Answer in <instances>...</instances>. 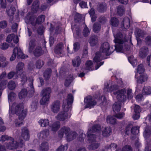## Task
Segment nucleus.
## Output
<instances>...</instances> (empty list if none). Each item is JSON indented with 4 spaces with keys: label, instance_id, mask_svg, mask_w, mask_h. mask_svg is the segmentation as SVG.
I'll return each mask as SVG.
<instances>
[{
    "label": "nucleus",
    "instance_id": "nucleus-1",
    "mask_svg": "<svg viewBox=\"0 0 151 151\" xmlns=\"http://www.w3.org/2000/svg\"><path fill=\"white\" fill-rule=\"evenodd\" d=\"M9 116L11 114H16L19 116V118L16 119L14 123L15 126L19 127L23 124V120L27 113V109H24L22 103H13L9 110Z\"/></svg>",
    "mask_w": 151,
    "mask_h": 151
},
{
    "label": "nucleus",
    "instance_id": "nucleus-2",
    "mask_svg": "<svg viewBox=\"0 0 151 151\" xmlns=\"http://www.w3.org/2000/svg\"><path fill=\"white\" fill-rule=\"evenodd\" d=\"M73 101V95L71 94H68L67 99L64 100L63 108V111L60 112L56 116V119L59 121H64L65 120L70 118L71 114L69 111L71 108V105Z\"/></svg>",
    "mask_w": 151,
    "mask_h": 151
},
{
    "label": "nucleus",
    "instance_id": "nucleus-3",
    "mask_svg": "<svg viewBox=\"0 0 151 151\" xmlns=\"http://www.w3.org/2000/svg\"><path fill=\"white\" fill-rule=\"evenodd\" d=\"M115 38L114 42L117 43L115 45V50L117 52H123L129 49V46L127 44V40L126 38V35L119 32L116 34L113 33Z\"/></svg>",
    "mask_w": 151,
    "mask_h": 151
},
{
    "label": "nucleus",
    "instance_id": "nucleus-4",
    "mask_svg": "<svg viewBox=\"0 0 151 151\" xmlns=\"http://www.w3.org/2000/svg\"><path fill=\"white\" fill-rule=\"evenodd\" d=\"M101 129L100 126L99 124L93 125L91 129H88L87 132V136L90 142L91 143L88 147V148L90 150H95L99 147V144L96 142L95 135L93 134L92 133L98 132Z\"/></svg>",
    "mask_w": 151,
    "mask_h": 151
},
{
    "label": "nucleus",
    "instance_id": "nucleus-5",
    "mask_svg": "<svg viewBox=\"0 0 151 151\" xmlns=\"http://www.w3.org/2000/svg\"><path fill=\"white\" fill-rule=\"evenodd\" d=\"M109 85L108 83L105 84L104 90L108 92H113V93L114 95H117L116 98L119 101H122L126 100L127 99V96L126 95V90L125 88H123L115 91L119 88V86L116 85H114L111 86L110 88H108Z\"/></svg>",
    "mask_w": 151,
    "mask_h": 151
},
{
    "label": "nucleus",
    "instance_id": "nucleus-6",
    "mask_svg": "<svg viewBox=\"0 0 151 151\" xmlns=\"http://www.w3.org/2000/svg\"><path fill=\"white\" fill-rule=\"evenodd\" d=\"M109 44L107 42H104L101 46L100 52H96V55L93 59L94 62L98 63L102 59L105 58L103 56L105 55H109L112 53L110 50Z\"/></svg>",
    "mask_w": 151,
    "mask_h": 151
},
{
    "label": "nucleus",
    "instance_id": "nucleus-7",
    "mask_svg": "<svg viewBox=\"0 0 151 151\" xmlns=\"http://www.w3.org/2000/svg\"><path fill=\"white\" fill-rule=\"evenodd\" d=\"M28 51L30 53H32L36 57L41 56L43 53L42 50L40 46H36V42L35 40H31L28 47Z\"/></svg>",
    "mask_w": 151,
    "mask_h": 151
},
{
    "label": "nucleus",
    "instance_id": "nucleus-8",
    "mask_svg": "<svg viewBox=\"0 0 151 151\" xmlns=\"http://www.w3.org/2000/svg\"><path fill=\"white\" fill-rule=\"evenodd\" d=\"M45 19V16L42 15L39 16L35 21L34 17L31 16L30 14H28L25 18L24 20L26 23H30L32 26H35L37 24H40L43 22Z\"/></svg>",
    "mask_w": 151,
    "mask_h": 151
},
{
    "label": "nucleus",
    "instance_id": "nucleus-9",
    "mask_svg": "<svg viewBox=\"0 0 151 151\" xmlns=\"http://www.w3.org/2000/svg\"><path fill=\"white\" fill-rule=\"evenodd\" d=\"M24 68V64L21 62H19L18 63L16 68V73L17 77H18V76L20 75L22 84H24L27 81L26 76L23 72Z\"/></svg>",
    "mask_w": 151,
    "mask_h": 151
},
{
    "label": "nucleus",
    "instance_id": "nucleus-10",
    "mask_svg": "<svg viewBox=\"0 0 151 151\" xmlns=\"http://www.w3.org/2000/svg\"><path fill=\"white\" fill-rule=\"evenodd\" d=\"M51 92V89L50 88H46L42 91L41 93L42 97L40 101L41 104L44 105L49 101Z\"/></svg>",
    "mask_w": 151,
    "mask_h": 151
},
{
    "label": "nucleus",
    "instance_id": "nucleus-11",
    "mask_svg": "<svg viewBox=\"0 0 151 151\" xmlns=\"http://www.w3.org/2000/svg\"><path fill=\"white\" fill-rule=\"evenodd\" d=\"M18 58L24 59L27 57L24 56L21 50L18 47H15L13 50V54L12 55L10 58V60L11 61L14 60L16 58V56Z\"/></svg>",
    "mask_w": 151,
    "mask_h": 151
},
{
    "label": "nucleus",
    "instance_id": "nucleus-12",
    "mask_svg": "<svg viewBox=\"0 0 151 151\" xmlns=\"http://www.w3.org/2000/svg\"><path fill=\"white\" fill-rule=\"evenodd\" d=\"M84 102L86 104L85 106V108H89L95 105L96 104V101L94 100L92 96H89L86 97L84 99Z\"/></svg>",
    "mask_w": 151,
    "mask_h": 151
},
{
    "label": "nucleus",
    "instance_id": "nucleus-13",
    "mask_svg": "<svg viewBox=\"0 0 151 151\" xmlns=\"http://www.w3.org/2000/svg\"><path fill=\"white\" fill-rule=\"evenodd\" d=\"M70 131V129L69 127L65 126L63 127L58 132V137L62 138L64 135L66 137Z\"/></svg>",
    "mask_w": 151,
    "mask_h": 151
},
{
    "label": "nucleus",
    "instance_id": "nucleus-14",
    "mask_svg": "<svg viewBox=\"0 0 151 151\" xmlns=\"http://www.w3.org/2000/svg\"><path fill=\"white\" fill-rule=\"evenodd\" d=\"M60 103L58 101H55L52 103L51 106V110L53 112L57 113L60 109Z\"/></svg>",
    "mask_w": 151,
    "mask_h": 151
},
{
    "label": "nucleus",
    "instance_id": "nucleus-15",
    "mask_svg": "<svg viewBox=\"0 0 151 151\" xmlns=\"http://www.w3.org/2000/svg\"><path fill=\"white\" fill-rule=\"evenodd\" d=\"M12 139H10L9 140L11 141L8 143L6 145L7 148L11 150L17 148L19 145V144L17 141H14L13 138Z\"/></svg>",
    "mask_w": 151,
    "mask_h": 151
},
{
    "label": "nucleus",
    "instance_id": "nucleus-16",
    "mask_svg": "<svg viewBox=\"0 0 151 151\" xmlns=\"http://www.w3.org/2000/svg\"><path fill=\"white\" fill-rule=\"evenodd\" d=\"M40 5L39 0H35L32 3L31 7V11L33 13H36L38 11Z\"/></svg>",
    "mask_w": 151,
    "mask_h": 151
},
{
    "label": "nucleus",
    "instance_id": "nucleus-17",
    "mask_svg": "<svg viewBox=\"0 0 151 151\" xmlns=\"http://www.w3.org/2000/svg\"><path fill=\"white\" fill-rule=\"evenodd\" d=\"M29 134L28 129L25 127L22 129L21 137L25 140H29Z\"/></svg>",
    "mask_w": 151,
    "mask_h": 151
},
{
    "label": "nucleus",
    "instance_id": "nucleus-18",
    "mask_svg": "<svg viewBox=\"0 0 151 151\" xmlns=\"http://www.w3.org/2000/svg\"><path fill=\"white\" fill-rule=\"evenodd\" d=\"M130 22L129 19L127 17L124 18L121 24V27L123 29H127L129 27Z\"/></svg>",
    "mask_w": 151,
    "mask_h": 151
},
{
    "label": "nucleus",
    "instance_id": "nucleus-19",
    "mask_svg": "<svg viewBox=\"0 0 151 151\" xmlns=\"http://www.w3.org/2000/svg\"><path fill=\"white\" fill-rule=\"evenodd\" d=\"M12 40L16 43H18L19 41V38L17 36H15L13 34L8 36L6 41L8 42H10Z\"/></svg>",
    "mask_w": 151,
    "mask_h": 151
},
{
    "label": "nucleus",
    "instance_id": "nucleus-20",
    "mask_svg": "<svg viewBox=\"0 0 151 151\" xmlns=\"http://www.w3.org/2000/svg\"><path fill=\"white\" fill-rule=\"evenodd\" d=\"M49 134V131L48 129H45L41 132L38 134V137L40 139H45Z\"/></svg>",
    "mask_w": 151,
    "mask_h": 151
},
{
    "label": "nucleus",
    "instance_id": "nucleus-21",
    "mask_svg": "<svg viewBox=\"0 0 151 151\" xmlns=\"http://www.w3.org/2000/svg\"><path fill=\"white\" fill-rule=\"evenodd\" d=\"M148 49L147 47H143L140 50L139 55L142 58H144L147 55Z\"/></svg>",
    "mask_w": 151,
    "mask_h": 151
},
{
    "label": "nucleus",
    "instance_id": "nucleus-22",
    "mask_svg": "<svg viewBox=\"0 0 151 151\" xmlns=\"http://www.w3.org/2000/svg\"><path fill=\"white\" fill-rule=\"evenodd\" d=\"M121 107V103L120 101L115 102L113 105V109L115 113L120 111Z\"/></svg>",
    "mask_w": 151,
    "mask_h": 151
},
{
    "label": "nucleus",
    "instance_id": "nucleus-23",
    "mask_svg": "<svg viewBox=\"0 0 151 151\" xmlns=\"http://www.w3.org/2000/svg\"><path fill=\"white\" fill-rule=\"evenodd\" d=\"M77 134L75 132L70 131L66 136L67 140L68 141H70L75 139L77 136Z\"/></svg>",
    "mask_w": 151,
    "mask_h": 151
},
{
    "label": "nucleus",
    "instance_id": "nucleus-24",
    "mask_svg": "<svg viewBox=\"0 0 151 151\" xmlns=\"http://www.w3.org/2000/svg\"><path fill=\"white\" fill-rule=\"evenodd\" d=\"M98 38L95 35L91 36L89 42L91 46H94L97 44L98 42Z\"/></svg>",
    "mask_w": 151,
    "mask_h": 151
},
{
    "label": "nucleus",
    "instance_id": "nucleus-25",
    "mask_svg": "<svg viewBox=\"0 0 151 151\" xmlns=\"http://www.w3.org/2000/svg\"><path fill=\"white\" fill-rule=\"evenodd\" d=\"M111 133V129L110 127L105 128L102 132V134L104 137H108L110 135Z\"/></svg>",
    "mask_w": 151,
    "mask_h": 151
},
{
    "label": "nucleus",
    "instance_id": "nucleus-26",
    "mask_svg": "<svg viewBox=\"0 0 151 151\" xmlns=\"http://www.w3.org/2000/svg\"><path fill=\"white\" fill-rule=\"evenodd\" d=\"M63 49L62 43H60L57 45L55 50V52L57 54H60L62 53L63 51Z\"/></svg>",
    "mask_w": 151,
    "mask_h": 151
},
{
    "label": "nucleus",
    "instance_id": "nucleus-27",
    "mask_svg": "<svg viewBox=\"0 0 151 151\" xmlns=\"http://www.w3.org/2000/svg\"><path fill=\"white\" fill-rule=\"evenodd\" d=\"M151 134V126H147L145 128V131L143 132V135L145 138H147Z\"/></svg>",
    "mask_w": 151,
    "mask_h": 151
},
{
    "label": "nucleus",
    "instance_id": "nucleus-28",
    "mask_svg": "<svg viewBox=\"0 0 151 151\" xmlns=\"http://www.w3.org/2000/svg\"><path fill=\"white\" fill-rule=\"evenodd\" d=\"M73 65L74 67H77L79 66L81 62V60L80 57L77 56L72 60Z\"/></svg>",
    "mask_w": 151,
    "mask_h": 151
},
{
    "label": "nucleus",
    "instance_id": "nucleus-29",
    "mask_svg": "<svg viewBox=\"0 0 151 151\" xmlns=\"http://www.w3.org/2000/svg\"><path fill=\"white\" fill-rule=\"evenodd\" d=\"M101 29V24L99 23H95L93 27V31L96 33H98Z\"/></svg>",
    "mask_w": 151,
    "mask_h": 151
},
{
    "label": "nucleus",
    "instance_id": "nucleus-30",
    "mask_svg": "<svg viewBox=\"0 0 151 151\" xmlns=\"http://www.w3.org/2000/svg\"><path fill=\"white\" fill-rule=\"evenodd\" d=\"M85 69L86 70H94L93 67V63L91 61L88 60L86 62Z\"/></svg>",
    "mask_w": 151,
    "mask_h": 151
},
{
    "label": "nucleus",
    "instance_id": "nucleus-31",
    "mask_svg": "<svg viewBox=\"0 0 151 151\" xmlns=\"http://www.w3.org/2000/svg\"><path fill=\"white\" fill-rule=\"evenodd\" d=\"M146 34V33L145 31L138 29H136L135 32V34L137 37H143Z\"/></svg>",
    "mask_w": 151,
    "mask_h": 151
},
{
    "label": "nucleus",
    "instance_id": "nucleus-32",
    "mask_svg": "<svg viewBox=\"0 0 151 151\" xmlns=\"http://www.w3.org/2000/svg\"><path fill=\"white\" fill-rule=\"evenodd\" d=\"M38 123L41 126L44 127H46L49 124V121L47 119H40Z\"/></svg>",
    "mask_w": 151,
    "mask_h": 151
},
{
    "label": "nucleus",
    "instance_id": "nucleus-33",
    "mask_svg": "<svg viewBox=\"0 0 151 151\" xmlns=\"http://www.w3.org/2000/svg\"><path fill=\"white\" fill-rule=\"evenodd\" d=\"M60 124L59 122H54L52 126V131L54 132L56 131L60 128Z\"/></svg>",
    "mask_w": 151,
    "mask_h": 151
},
{
    "label": "nucleus",
    "instance_id": "nucleus-34",
    "mask_svg": "<svg viewBox=\"0 0 151 151\" xmlns=\"http://www.w3.org/2000/svg\"><path fill=\"white\" fill-rule=\"evenodd\" d=\"M147 78V76L146 74L141 75L140 76L137 80L138 83H142L146 81Z\"/></svg>",
    "mask_w": 151,
    "mask_h": 151
},
{
    "label": "nucleus",
    "instance_id": "nucleus-35",
    "mask_svg": "<svg viewBox=\"0 0 151 151\" xmlns=\"http://www.w3.org/2000/svg\"><path fill=\"white\" fill-rule=\"evenodd\" d=\"M27 90L26 89H22L19 93L18 96L20 99L25 98L27 95Z\"/></svg>",
    "mask_w": 151,
    "mask_h": 151
},
{
    "label": "nucleus",
    "instance_id": "nucleus-36",
    "mask_svg": "<svg viewBox=\"0 0 151 151\" xmlns=\"http://www.w3.org/2000/svg\"><path fill=\"white\" fill-rule=\"evenodd\" d=\"M40 148L41 151H47L48 150V143L46 142H42L40 146Z\"/></svg>",
    "mask_w": 151,
    "mask_h": 151
},
{
    "label": "nucleus",
    "instance_id": "nucleus-37",
    "mask_svg": "<svg viewBox=\"0 0 151 151\" xmlns=\"http://www.w3.org/2000/svg\"><path fill=\"white\" fill-rule=\"evenodd\" d=\"M110 22L112 26L115 27L117 26L119 24V20L115 17L112 18L110 20Z\"/></svg>",
    "mask_w": 151,
    "mask_h": 151
},
{
    "label": "nucleus",
    "instance_id": "nucleus-38",
    "mask_svg": "<svg viewBox=\"0 0 151 151\" xmlns=\"http://www.w3.org/2000/svg\"><path fill=\"white\" fill-rule=\"evenodd\" d=\"M107 8L105 4H100L97 6V10L101 12H104L106 10Z\"/></svg>",
    "mask_w": 151,
    "mask_h": 151
},
{
    "label": "nucleus",
    "instance_id": "nucleus-39",
    "mask_svg": "<svg viewBox=\"0 0 151 151\" xmlns=\"http://www.w3.org/2000/svg\"><path fill=\"white\" fill-rule=\"evenodd\" d=\"M106 120L108 123L111 124H114L116 123V119L114 116H108Z\"/></svg>",
    "mask_w": 151,
    "mask_h": 151
},
{
    "label": "nucleus",
    "instance_id": "nucleus-40",
    "mask_svg": "<svg viewBox=\"0 0 151 151\" xmlns=\"http://www.w3.org/2000/svg\"><path fill=\"white\" fill-rule=\"evenodd\" d=\"M16 9L15 8L13 7H10V9L8 8L6 9V12L7 15L9 16H13L15 11Z\"/></svg>",
    "mask_w": 151,
    "mask_h": 151
},
{
    "label": "nucleus",
    "instance_id": "nucleus-41",
    "mask_svg": "<svg viewBox=\"0 0 151 151\" xmlns=\"http://www.w3.org/2000/svg\"><path fill=\"white\" fill-rule=\"evenodd\" d=\"M16 96V94L13 92H11L8 95V99L10 106L11 104L10 102H11L12 100L15 99ZM10 108H11L10 107H9Z\"/></svg>",
    "mask_w": 151,
    "mask_h": 151
},
{
    "label": "nucleus",
    "instance_id": "nucleus-42",
    "mask_svg": "<svg viewBox=\"0 0 151 151\" xmlns=\"http://www.w3.org/2000/svg\"><path fill=\"white\" fill-rule=\"evenodd\" d=\"M143 94L144 95H149L151 93V87H145L143 90Z\"/></svg>",
    "mask_w": 151,
    "mask_h": 151
},
{
    "label": "nucleus",
    "instance_id": "nucleus-43",
    "mask_svg": "<svg viewBox=\"0 0 151 151\" xmlns=\"http://www.w3.org/2000/svg\"><path fill=\"white\" fill-rule=\"evenodd\" d=\"M51 70L49 68L47 70L44 72V76L46 80H47L50 77L51 75Z\"/></svg>",
    "mask_w": 151,
    "mask_h": 151
},
{
    "label": "nucleus",
    "instance_id": "nucleus-44",
    "mask_svg": "<svg viewBox=\"0 0 151 151\" xmlns=\"http://www.w3.org/2000/svg\"><path fill=\"white\" fill-rule=\"evenodd\" d=\"M16 85L15 82L12 81H10L8 83V88L11 90L14 89L16 87Z\"/></svg>",
    "mask_w": 151,
    "mask_h": 151
},
{
    "label": "nucleus",
    "instance_id": "nucleus-45",
    "mask_svg": "<svg viewBox=\"0 0 151 151\" xmlns=\"http://www.w3.org/2000/svg\"><path fill=\"white\" fill-rule=\"evenodd\" d=\"M132 90L130 88H128L126 90L127 98L128 99H131L133 97V93L132 92Z\"/></svg>",
    "mask_w": 151,
    "mask_h": 151
},
{
    "label": "nucleus",
    "instance_id": "nucleus-46",
    "mask_svg": "<svg viewBox=\"0 0 151 151\" xmlns=\"http://www.w3.org/2000/svg\"><path fill=\"white\" fill-rule=\"evenodd\" d=\"M73 80V77L72 75H70L65 81V85L66 86H68L70 83Z\"/></svg>",
    "mask_w": 151,
    "mask_h": 151
},
{
    "label": "nucleus",
    "instance_id": "nucleus-47",
    "mask_svg": "<svg viewBox=\"0 0 151 151\" xmlns=\"http://www.w3.org/2000/svg\"><path fill=\"white\" fill-rule=\"evenodd\" d=\"M44 63L43 61L38 60L36 61L35 65L36 68L38 69L40 68L44 65Z\"/></svg>",
    "mask_w": 151,
    "mask_h": 151
},
{
    "label": "nucleus",
    "instance_id": "nucleus-48",
    "mask_svg": "<svg viewBox=\"0 0 151 151\" xmlns=\"http://www.w3.org/2000/svg\"><path fill=\"white\" fill-rule=\"evenodd\" d=\"M117 12L118 14L120 16H122L124 13V9L123 6L122 5L119 6L117 9Z\"/></svg>",
    "mask_w": 151,
    "mask_h": 151
},
{
    "label": "nucleus",
    "instance_id": "nucleus-49",
    "mask_svg": "<svg viewBox=\"0 0 151 151\" xmlns=\"http://www.w3.org/2000/svg\"><path fill=\"white\" fill-rule=\"evenodd\" d=\"M137 73L139 74L143 73L145 70V68L142 64L139 65L137 68Z\"/></svg>",
    "mask_w": 151,
    "mask_h": 151
},
{
    "label": "nucleus",
    "instance_id": "nucleus-50",
    "mask_svg": "<svg viewBox=\"0 0 151 151\" xmlns=\"http://www.w3.org/2000/svg\"><path fill=\"white\" fill-rule=\"evenodd\" d=\"M37 101H35L33 102L30 106L31 110L32 111H35L37 109Z\"/></svg>",
    "mask_w": 151,
    "mask_h": 151
},
{
    "label": "nucleus",
    "instance_id": "nucleus-51",
    "mask_svg": "<svg viewBox=\"0 0 151 151\" xmlns=\"http://www.w3.org/2000/svg\"><path fill=\"white\" fill-rule=\"evenodd\" d=\"M10 139H13L12 138L7 135H2L1 137L0 141L1 142H3L6 140H9Z\"/></svg>",
    "mask_w": 151,
    "mask_h": 151
},
{
    "label": "nucleus",
    "instance_id": "nucleus-52",
    "mask_svg": "<svg viewBox=\"0 0 151 151\" xmlns=\"http://www.w3.org/2000/svg\"><path fill=\"white\" fill-rule=\"evenodd\" d=\"M68 148V145L65 144L64 145H61L58 148L56 151H64L66 150Z\"/></svg>",
    "mask_w": 151,
    "mask_h": 151
},
{
    "label": "nucleus",
    "instance_id": "nucleus-53",
    "mask_svg": "<svg viewBox=\"0 0 151 151\" xmlns=\"http://www.w3.org/2000/svg\"><path fill=\"white\" fill-rule=\"evenodd\" d=\"M139 127H134L131 129V132L134 135H136L139 132Z\"/></svg>",
    "mask_w": 151,
    "mask_h": 151
},
{
    "label": "nucleus",
    "instance_id": "nucleus-54",
    "mask_svg": "<svg viewBox=\"0 0 151 151\" xmlns=\"http://www.w3.org/2000/svg\"><path fill=\"white\" fill-rule=\"evenodd\" d=\"M90 33V31L88 29L86 26H85L83 32V35L85 37H87L89 34Z\"/></svg>",
    "mask_w": 151,
    "mask_h": 151
},
{
    "label": "nucleus",
    "instance_id": "nucleus-55",
    "mask_svg": "<svg viewBox=\"0 0 151 151\" xmlns=\"http://www.w3.org/2000/svg\"><path fill=\"white\" fill-rule=\"evenodd\" d=\"M145 41L146 44L151 46V36H147L145 38Z\"/></svg>",
    "mask_w": 151,
    "mask_h": 151
},
{
    "label": "nucleus",
    "instance_id": "nucleus-56",
    "mask_svg": "<svg viewBox=\"0 0 151 151\" xmlns=\"http://www.w3.org/2000/svg\"><path fill=\"white\" fill-rule=\"evenodd\" d=\"M6 81H3L0 83V90H3L5 88Z\"/></svg>",
    "mask_w": 151,
    "mask_h": 151
},
{
    "label": "nucleus",
    "instance_id": "nucleus-57",
    "mask_svg": "<svg viewBox=\"0 0 151 151\" xmlns=\"http://www.w3.org/2000/svg\"><path fill=\"white\" fill-rule=\"evenodd\" d=\"M134 111L136 113H139L141 111L140 106L138 105H135L134 108Z\"/></svg>",
    "mask_w": 151,
    "mask_h": 151
},
{
    "label": "nucleus",
    "instance_id": "nucleus-58",
    "mask_svg": "<svg viewBox=\"0 0 151 151\" xmlns=\"http://www.w3.org/2000/svg\"><path fill=\"white\" fill-rule=\"evenodd\" d=\"M7 22L5 21H2L0 22V27L2 29L5 28L7 25Z\"/></svg>",
    "mask_w": 151,
    "mask_h": 151
},
{
    "label": "nucleus",
    "instance_id": "nucleus-59",
    "mask_svg": "<svg viewBox=\"0 0 151 151\" xmlns=\"http://www.w3.org/2000/svg\"><path fill=\"white\" fill-rule=\"evenodd\" d=\"M0 5L2 8L5 9L6 6V0H0Z\"/></svg>",
    "mask_w": 151,
    "mask_h": 151
},
{
    "label": "nucleus",
    "instance_id": "nucleus-60",
    "mask_svg": "<svg viewBox=\"0 0 151 151\" xmlns=\"http://www.w3.org/2000/svg\"><path fill=\"white\" fill-rule=\"evenodd\" d=\"M80 44L78 42L75 43L73 44V50L74 51H77L79 48Z\"/></svg>",
    "mask_w": 151,
    "mask_h": 151
},
{
    "label": "nucleus",
    "instance_id": "nucleus-61",
    "mask_svg": "<svg viewBox=\"0 0 151 151\" xmlns=\"http://www.w3.org/2000/svg\"><path fill=\"white\" fill-rule=\"evenodd\" d=\"M81 18V15L78 14L76 13L75 16V20L77 22H79Z\"/></svg>",
    "mask_w": 151,
    "mask_h": 151
},
{
    "label": "nucleus",
    "instance_id": "nucleus-62",
    "mask_svg": "<svg viewBox=\"0 0 151 151\" xmlns=\"http://www.w3.org/2000/svg\"><path fill=\"white\" fill-rule=\"evenodd\" d=\"M9 46L8 44L6 43H4L1 45V48L3 50H5L8 48Z\"/></svg>",
    "mask_w": 151,
    "mask_h": 151
},
{
    "label": "nucleus",
    "instance_id": "nucleus-63",
    "mask_svg": "<svg viewBox=\"0 0 151 151\" xmlns=\"http://www.w3.org/2000/svg\"><path fill=\"white\" fill-rule=\"evenodd\" d=\"M122 151H132V150L130 146L127 145L122 148Z\"/></svg>",
    "mask_w": 151,
    "mask_h": 151
},
{
    "label": "nucleus",
    "instance_id": "nucleus-64",
    "mask_svg": "<svg viewBox=\"0 0 151 151\" xmlns=\"http://www.w3.org/2000/svg\"><path fill=\"white\" fill-rule=\"evenodd\" d=\"M124 113L123 112L119 113L117 114H116L115 117L117 118L121 119L122 118L124 115Z\"/></svg>",
    "mask_w": 151,
    "mask_h": 151
}]
</instances>
